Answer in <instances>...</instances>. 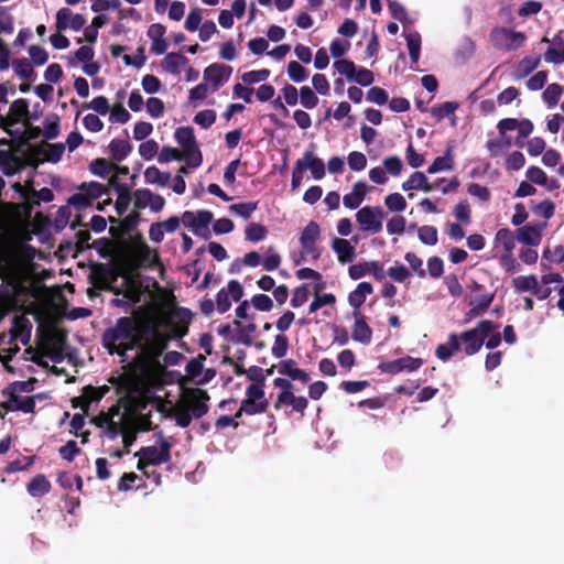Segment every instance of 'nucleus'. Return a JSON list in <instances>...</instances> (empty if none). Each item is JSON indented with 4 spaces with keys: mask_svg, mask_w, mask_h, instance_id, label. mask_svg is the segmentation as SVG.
<instances>
[{
    "mask_svg": "<svg viewBox=\"0 0 564 564\" xmlns=\"http://www.w3.org/2000/svg\"><path fill=\"white\" fill-rule=\"evenodd\" d=\"M495 329H498L497 324L489 319H481L474 328L460 334L451 333L447 341L436 347L435 356L443 361L449 360L459 350H463L467 356H473L481 349L486 338Z\"/></svg>",
    "mask_w": 564,
    "mask_h": 564,
    "instance_id": "nucleus-1",
    "label": "nucleus"
},
{
    "mask_svg": "<svg viewBox=\"0 0 564 564\" xmlns=\"http://www.w3.org/2000/svg\"><path fill=\"white\" fill-rule=\"evenodd\" d=\"M142 325L133 316L119 317L101 336V344L110 355L126 356L127 351L142 345Z\"/></svg>",
    "mask_w": 564,
    "mask_h": 564,
    "instance_id": "nucleus-2",
    "label": "nucleus"
},
{
    "mask_svg": "<svg viewBox=\"0 0 564 564\" xmlns=\"http://www.w3.org/2000/svg\"><path fill=\"white\" fill-rule=\"evenodd\" d=\"M208 401L209 394L206 390L187 388L180 402L166 413V416L174 417L176 425L185 429L189 426L193 417L200 419L208 412Z\"/></svg>",
    "mask_w": 564,
    "mask_h": 564,
    "instance_id": "nucleus-3",
    "label": "nucleus"
},
{
    "mask_svg": "<svg viewBox=\"0 0 564 564\" xmlns=\"http://www.w3.org/2000/svg\"><path fill=\"white\" fill-rule=\"evenodd\" d=\"M489 41L495 48L511 52L524 45L527 35L524 32L514 31L506 26H495L489 33Z\"/></svg>",
    "mask_w": 564,
    "mask_h": 564,
    "instance_id": "nucleus-4",
    "label": "nucleus"
},
{
    "mask_svg": "<svg viewBox=\"0 0 564 564\" xmlns=\"http://www.w3.org/2000/svg\"><path fill=\"white\" fill-rule=\"evenodd\" d=\"M176 142L183 148L186 164L189 167H198L203 162V155L198 149L191 127H180L174 133Z\"/></svg>",
    "mask_w": 564,
    "mask_h": 564,
    "instance_id": "nucleus-5",
    "label": "nucleus"
},
{
    "mask_svg": "<svg viewBox=\"0 0 564 564\" xmlns=\"http://www.w3.org/2000/svg\"><path fill=\"white\" fill-rule=\"evenodd\" d=\"M321 239V227L319 225L311 220L303 229L300 236V246H301V258L305 259L306 257H311L312 260L317 261L322 251L317 247V241Z\"/></svg>",
    "mask_w": 564,
    "mask_h": 564,
    "instance_id": "nucleus-6",
    "label": "nucleus"
},
{
    "mask_svg": "<svg viewBox=\"0 0 564 564\" xmlns=\"http://www.w3.org/2000/svg\"><path fill=\"white\" fill-rule=\"evenodd\" d=\"M386 217L384 210L380 207L365 206L356 214V220L362 231H370L372 234L382 230V219Z\"/></svg>",
    "mask_w": 564,
    "mask_h": 564,
    "instance_id": "nucleus-7",
    "label": "nucleus"
},
{
    "mask_svg": "<svg viewBox=\"0 0 564 564\" xmlns=\"http://www.w3.org/2000/svg\"><path fill=\"white\" fill-rule=\"evenodd\" d=\"M65 151V144L64 143H47L44 142L43 145H32L30 147V156L34 159L32 164L35 166L40 162H51V163H57L62 160V156Z\"/></svg>",
    "mask_w": 564,
    "mask_h": 564,
    "instance_id": "nucleus-8",
    "label": "nucleus"
},
{
    "mask_svg": "<svg viewBox=\"0 0 564 564\" xmlns=\"http://www.w3.org/2000/svg\"><path fill=\"white\" fill-rule=\"evenodd\" d=\"M138 347L141 349V357L145 364L156 365L167 347V337L155 332L151 340L144 341L143 339L142 345Z\"/></svg>",
    "mask_w": 564,
    "mask_h": 564,
    "instance_id": "nucleus-9",
    "label": "nucleus"
},
{
    "mask_svg": "<svg viewBox=\"0 0 564 564\" xmlns=\"http://www.w3.org/2000/svg\"><path fill=\"white\" fill-rule=\"evenodd\" d=\"M124 253L128 261L134 265L148 263L152 258V251L141 236L130 238L129 245L124 247Z\"/></svg>",
    "mask_w": 564,
    "mask_h": 564,
    "instance_id": "nucleus-10",
    "label": "nucleus"
},
{
    "mask_svg": "<svg viewBox=\"0 0 564 564\" xmlns=\"http://www.w3.org/2000/svg\"><path fill=\"white\" fill-rule=\"evenodd\" d=\"M28 118H30L29 101L24 98H20L11 104L9 115L7 117L0 116V127L12 135L9 128L21 120L26 122Z\"/></svg>",
    "mask_w": 564,
    "mask_h": 564,
    "instance_id": "nucleus-11",
    "label": "nucleus"
},
{
    "mask_svg": "<svg viewBox=\"0 0 564 564\" xmlns=\"http://www.w3.org/2000/svg\"><path fill=\"white\" fill-rule=\"evenodd\" d=\"M423 364L424 361L421 358L404 356L391 361L380 362L378 369L384 373L398 375L402 371H415L421 368Z\"/></svg>",
    "mask_w": 564,
    "mask_h": 564,
    "instance_id": "nucleus-12",
    "label": "nucleus"
},
{
    "mask_svg": "<svg viewBox=\"0 0 564 564\" xmlns=\"http://www.w3.org/2000/svg\"><path fill=\"white\" fill-rule=\"evenodd\" d=\"M171 443L162 440L160 446H144L141 447L134 455H142L145 457L147 463L152 466H158L170 462L171 459Z\"/></svg>",
    "mask_w": 564,
    "mask_h": 564,
    "instance_id": "nucleus-13",
    "label": "nucleus"
},
{
    "mask_svg": "<svg viewBox=\"0 0 564 564\" xmlns=\"http://www.w3.org/2000/svg\"><path fill=\"white\" fill-rule=\"evenodd\" d=\"M231 73V66L214 63L204 69V79L212 83V90L216 91L229 79Z\"/></svg>",
    "mask_w": 564,
    "mask_h": 564,
    "instance_id": "nucleus-14",
    "label": "nucleus"
},
{
    "mask_svg": "<svg viewBox=\"0 0 564 564\" xmlns=\"http://www.w3.org/2000/svg\"><path fill=\"white\" fill-rule=\"evenodd\" d=\"M446 182L444 177L437 178L435 182H429L426 175L423 172H414L410 177L402 183L401 187L404 192L416 189L425 193H430L435 188L440 187L441 183Z\"/></svg>",
    "mask_w": 564,
    "mask_h": 564,
    "instance_id": "nucleus-15",
    "label": "nucleus"
},
{
    "mask_svg": "<svg viewBox=\"0 0 564 564\" xmlns=\"http://www.w3.org/2000/svg\"><path fill=\"white\" fill-rule=\"evenodd\" d=\"M295 163L300 164L303 172L310 170L315 180H322L325 176V164L322 159L314 154L313 150H306L303 158Z\"/></svg>",
    "mask_w": 564,
    "mask_h": 564,
    "instance_id": "nucleus-16",
    "label": "nucleus"
},
{
    "mask_svg": "<svg viewBox=\"0 0 564 564\" xmlns=\"http://www.w3.org/2000/svg\"><path fill=\"white\" fill-rule=\"evenodd\" d=\"M109 185L113 187L115 192L117 193L115 208L117 214L121 216L127 212L130 205L131 193L127 184L118 182L117 176H111L109 178Z\"/></svg>",
    "mask_w": 564,
    "mask_h": 564,
    "instance_id": "nucleus-17",
    "label": "nucleus"
},
{
    "mask_svg": "<svg viewBox=\"0 0 564 564\" xmlns=\"http://www.w3.org/2000/svg\"><path fill=\"white\" fill-rule=\"evenodd\" d=\"M544 225H525L517 229V240L530 247H536L542 240Z\"/></svg>",
    "mask_w": 564,
    "mask_h": 564,
    "instance_id": "nucleus-18",
    "label": "nucleus"
},
{
    "mask_svg": "<svg viewBox=\"0 0 564 564\" xmlns=\"http://www.w3.org/2000/svg\"><path fill=\"white\" fill-rule=\"evenodd\" d=\"M352 315L355 318L351 332L352 339L364 345L370 344L372 338V329L367 324L365 316L359 311H354Z\"/></svg>",
    "mask_w": 564,
    "mask_h": 564,
    "instance_id": "nucleus-19",
    "label": "nucleus"
},
{
    "mask_svg": "<svg viewBox=\"0 0 564 564\" xmlns=\"http://www.w3.org/2000/svg\"><path fill=\"white\" fill-rule=\"evenodd\" d=\"M283 405H291L293 411L304 415V412L308 405V401L305 397H296L294 393L280 392L274 403L275 410H280Z\"/></svg>",
    "mask_w": 564,
    "mask_h": 564,
    "instance_id": "nucleus-20",
    "label": "nucleus"
},
{
    "mask_svg": "<svg viewBox=\"0 0 564 564\" xmlns=\"http://www.w3.org/2000/svg\"><path fill=\"white\" fill-rule=\"evenodd\" d=\"M276 370L279 373L288 376L292 380H299L303 383H307L311 379L310 375L305 370L296 367V361L294 359L282 360L276 365Z\"/></svg>",
    "mask_w": 564,
    "mask_h": 564,
    "instance_id": "nucleus-21",
    "label": "nucleus"
},
{
    "mask_svg": "<svg viewBox=\"0 0 564 564\" xmlns=\"http://www.w3.org/2000/svg\"><path fill=\"white\" fill-rule=\"evenodd\" d=\"M91 283L100 290L110 289V283L116 280V275L106 264L96 265L90 274Z\"/></svg>",
    "mask_w": 564,
    "mask_h": 564,
    "instance_id": "nucleus-22",
    "label": "nucleus"
},
{
    "mask_svg": "<svg viewBox=\"0 0 564 564\" xmlns=\"http://www.w3.org/2000/svg\"><path fill=\"white\" fill-rule=\"evenodd\" d=\"M368 185L366 182L358 181L352 186V192L349 194H346L343 198L344 206L349 209H356L360 206L362 200L365 199L367 192H368Z\"/></svg>",
    "mask_w": 564,
    "mask_h": 564,
    "instance_id": "nucleus-23",
    "label": "nucleus"
},
{
    "mask_svg": "<svg viewBox=\"0 0 564 564\" xmlns=\"http://www.w3.org/2000/svg\"><path fill=\"white\" fill-rule=\"evenodd\" d=\"M67 335L63 332H55L47 337L48 343L54 347L52 350L45 351V356L54 362H62L64 359L63 347L66 344Z\"/></svg>",
    "mask_w": 564,
    "mask_h": 564,
    "instance_id": "nucleus-24",
    "label": "nucleus"
},
{
    "mask_svg": "<svg viewBox=\"0 0 564 564\" xmlns=\"http://www.w3.org/2000/svg\"><path fill=\"white\" fill-rule=\"evenodd\" d=\"M454 145H447L444 154L442 156H437L433 163L427 167L426 172L429 174H435L442 171H452L454 169V158H453Z\"/></svg>",
    "mask_w": 564,
    "mask_h": 564,
    "instance_id": "nucleus-25",
    "label": "nucleus"
},
{
    "mask_svg": "<svg viewBox=\"0 0 564 564\" xmlns=\"http://www.w3.org/2000/svg\"><path fill=\"white\" fill-rule=\"evenodd\" d=\"M332 248L336 252L338 261L341 263L351 262L356 257L355 247L346 239L334 238Z\"/></svg>",
    "mask_w": 564,
    "mask_h": 564,
    "instance_id": "nucleus-26",
    "label": "nucleus"
},
{
    "mask_svg": "<svg viewBox=\"0 0 564 564\" xmlns=\"http://www.w3.org/2000/svg\"><path fill=\"white\" fill-rule=\"evenodd\" d=\"M35 379H29L26 381H14L3 389L2 394L7 398V401L13 403L18 401V393L31 392L34 390Z\"/></svg>",
    "mask_w": 564,
    "mask_h": 564,
    "instance_id": "nucleus-27",
    "label": "nucleus"
},
{
    "mask_svg": "<svg viewBox=\"0 0 564 564\" xmlns=\"http://www.w3.org/2000/svg\"><path fill=\"white\" fill-rule=\"evenodd\" d=\"M213 220V213L206 209L197 210L193 231L196 236L203 237L204 239H208L210 237V231L208 229V225Z\"/></svg>",
    "mask_w": 564,
    "mask_h": 564,
    "instance_id": "nucleus-28",
    "label": "nucleus"
},
{
    "mask_svg": "<svg viewBox=\"0 0 564 564\" xmlns=\"http://www.w3.org/2000/svg\"><path fill=\"white\" fill-rule=\"evenodd\" d=\"M52 485L45 475L34 476L26 485L28 494L34 498L43 497L51 491Z\"/></svg>",
    "mask_w": 564,
    "mask_h": 564,
    "instance_id": "nucleus-29",
    "label": "nucleus"
},
{
    "mask_svg": "<svg viewBox=\"0 0 564 564\" xmlns=\"http://www.w3.org/2000/svg\"><path fill=\"white\" fill-rule=\"evenodd\" d=\"M373 292V288L369 282H360L357 288L349 293L348 303L350 306L355 308V311H359L362 304L366 301V297Z\"/></svg>",
    "mask_w": 564,
    "mask_h": 564,
    "instance_id": "nucleus-30",
    "label": "nucleus"
},
{
    "mask_svg": "<svg viewBox=\"0 0 564 564\" xmlns=\"http://www.w3.org/2000/svg\"><path fill=\"white\" fill-rule=\"evenodd\" d=\"M187 63L188 59L181 53H169L162 62V67L173 75H178Z\"/></svg>",
    "mask_w": 564,
    "mask_h": 564,
    "instance_id": "nucleus-31",
    "label": "nucleus"
},
{
    "mask_svg": "<svg viewBox=\"0 0 564 564\" xmlns=\"http://www.w3.org/2000/svg\"><path fill=\"white\" fill-rule=\"evenodd\" d=\"M517 240V234L509 228H500L495 236L496 247L502 246L503 252H513Z\"/></svg>",
    "mask_w": 564,
    "mask_h": 564,
    "instance_id": "nucleus-32",
    "label": "nucleus"
},
{
    "mask_svg": "<svg viewBox=\"0 0 564 564\" xmlns=\"http://www.w3.org/2000/svg\"><path fill=\"white\" fill-rule=\"evenodd\" d=\"M109 150L113 161L121 162L132 151V145L127 140L112 139L109 143Z\"/></svg>",
    "mask_w": 564,
    "mask_h": 564,
    "instance_id": "nucleus-33",
    "label": "nucleus"
},
{
    "mask_svg": "<svg viewBox=\"0 0 564 564\" xmlns=\"http://www.w3.org/2000/svg\"><path fill=\"white\" fill-rule=\"evenodd\" d=\"M144 181L148 184H158L161 187H165L170 184L171 173L162 172L156 166H149L144 171Z\"/></svg>",
    "mask_w": 564,
    "mask_h": 564,
    "instance_id": "nucleus-34",
    "label": "nucleus"
},
{
    "mask_svg": "<svg viewBox=\"0 0 564 564\" xmlns=\"http://www.w3.org/2000/svg\"><path fill=\"white\" fill-rule=\"evenodd\" d=\"M0 164L6 175H13L20 169L19 159L9 150H0Z\"/></svg>",
    "mask_w": 564,
    "mask_h": 564,
    "instance_id": "nucleus-35",
    "label": "nucleus"
},
{
    "mask_svg": "<svg viewBox=\"0 0 564 564\" xmlns=\"http://www.w3.org/2000/svg\"><path fill=\"white\" fill-rule=\"evenodd\" d=\"M138 223L139 214L137 212H132L120 221V226L118 228L111 227L110 234L112 236L129 234L135 228Z\"/></svg>",
    "mask_w": 564,
    "mask_h": 564,
    "instance_id": "nucleus-36",
    "label": "nucleus"
},
{
    "mask_svg": "<svg viewBox=\"0 0 564 564\" xmlns=\"http://www.w3.org/2000/svg\"><path fill=\"white\" fill-rule=\"evenodd\" d=\"M1 406L8 411H22L24 413H33L35 409V400L34 397H26L24 399L18 398V401L13 403L7 401L3 402Z\"/></svg>",
    "mask_w": 564,
    "mask_h": 564,
    "instance_id": "nucleus-37",
    "label": "nucleus"
},
{
    "mask_svg": "<svg viewBox=\"0 0 564 564\" xmlns=\"http://www.w3.org/2000/svg\"><path fill=\"white\" fill-rule=\"evenodd\" d=\"M459 105L455 101H446L443 104H440L437 106H434L431 109V113L434 118H436L438 121L444 119L445 117H449L451 115H454V112L458 109ZM456 117L453 116V123H455Z\"/></svg>",
    "mask_w": 564,
    "mask_h": 564,
    "instance_id": "nucleus-38",
    "label": "nucleus"
},
{
    "mask_svg": "<svg viewBox=\"0 0 564 564\" xmlns=\"http://www.w3.org/2000/svg\"><path fill=\"white\" fill-rule=\"evenodd\" d=\"M268 235V229L259 223H250L245 229V238L251 242H259Z\"/></svg>",
    "mask_w": 564,
    "mask_h": 564,
    "instance_id": "nucleus-39",
    "label": "nucleus"
},
{
    "mask_svg": "<svg viewBox=\"0 0 564 564\" xmlns=\"http://www.w3.org/2000/svg\"><path fill=\"white\" fill-rule=\"evenodd\" d=\"M538 279L535 275H520L512 280V286L517 292H531L533 293L536 288Z\"/></svg>",
    "mask_w": 564,
    "mask_h": 564,
    "instance_id": "nucleus-40",
    "label": "nucleus"
},
{
    "mask_svg": "<svg viewBox=\"0 0 564 564\" xmlns=\"http://www.w3.org/2000/svg\"><path fill=\"white\" fill-rule=\"evenodd\" d=\"M417 237L420 241L427 246H435L438 241V232L436 227L424 225L419 228Z\"/></svg>",
    "mask_w": 564,
    "mask_h": 564,
    "instance_id": "nucleus-41",
    "label": "nucleus"
},
{
    "mask_svg": "<svg viewBox=\"0 0 564 564\" xmlns=\"http://www.w3.org/2000/svg\"><path fill=\"white\" fill-rule=\"evenodd\" d=\"M564 93V87L560 84H556V83H553V84H550L546 89L543 91V100L550 106V107H553L555 106L561 96L563 95Z\"/></svg>",
    "mask_w": 564,
    "mask_h": 564,
    "instance_id": "nucleus-42",
    "label": "nucleus"
},
{
    "mask_svg": "<svg viewBox=\"0 0 564 564\" xmlns=\"http://www.w3.org/2000/svg\"><path fill=\"white\" fill-rule=\"evenodd\" d=\"M241 411H245L247 415H257L265 413L269 409V402L263 401H251V400H242Z\"/></svg>",
    "mask_w": 564,
    "mask_h": 564,
    "instance_id": "nucleus-43",
    "label": "nucleus"
},
{
    "mask_svg": "<svg viewBox=\"0 0 564 564\" xmlns=\"http://www.w3.org/2000/svg\"><path fill=\"white\" fill-rule=\"evenodd\" d=\"M288 76L294 83H302L308 77L307 69L296 61L288 64Z\"/></svg>",
    "mask_w": 564,
    "mask_h": 564,
    "instance_id": "nucleus-44",
    "label": "nucleus"
},
{
    "mask_svg": "<svg viewBox=\"0 0 564 564\" xmlns=\"http://www.w3.org/2000/svg\"><path fill=\"white\" fill-rule=\"evenodd\" d=\"M322 286H318L316 291H318ZM336 302V297L332 293L318 294L315 292L314 300L311 302L308 311L310 313H315L321 307L325 305H332Z\"/></svg>",
    "mask_w": 564,
    "mask_h": 564,
    "instance_id": "nucleus-45",
    "label": "nucleus"
},
{
    "mask_svg": "<svg viewBox=\"0 0 564 564\" xmlns=\"http://www.w3.org/2000/svg\"><path fill=\"white\" fill-rule=\"evenodd\" d=\"M453 214L455 218L463 223V224H469L471 221V210L470 205L467 199L459 200L453 210Z\"/></svg>",
    "mask_w": 564,
    "mask_h": 564,
    "instance_id": "nucleus-46",
    "label": "nucleus"
},
{
    "mask_svg": "<svg viewBox=\"0 0 564 564\" xmlns=\"http://www.w3.org/2000/svg\"><path fill=\"white\" fill-rule=\"evenodd\" d=\"M258 208V202H246L232 204L229 206V210L236 215H239L243 219H249L254 210Z\"/></svg>",
    "mask_w": 564,
    "mask_h": 564,
    "instance_id": "nucleus-47",
    "label": "nucleus"
},
{
    "mask_svg": "<svg viewBox=\"0 0 564 564\" xmlns=\"http://www.w3.org/2000/svg\"><path fill=\"white\" fill-rule=\"evenodd\" d=\"M13 69L22 79H31L35 74L32 63L28 58L14 59Z\"/></svg>",
    "mask_w": 564,
    "mask_h": 564,
    "instance_id": "nucleus-48",
    "label": "nucleus"
},
{
    "mask_svg": "<svg viewBox=\"0 0 564 564\" xmlns=\"http://www.w3.org/2000/svg\"><path fill=\"white\" fill-rule=\"evenodd\" d=\"M35 456H24L21 459L10 462L4 471L8 474L28 470L34 464Z\"/></svg>",
    "mask_w": 564,
    "mask_h": 564,
    "instance_id": "nucleus-49",
    "label": "nucleus"
},
{
    "mask_svg": "<svg viewBox=\"0 0 564 564\" xmlns=\"http://www.w3.org/2000/svg\"><path fill=\"white\" fill-rule=\"evenodd\" d=\"M410 58L413 63H416L420 57L421 50V36L419 33L405 35Z\"/></svg>",
    "mask_w": 564,
    "mask_h": 564,
    "instance_id": "nucleus-50",
    "label": "nucleus"
},
{
    "mask_svg": "<svg viewBox=\"0 0 564 564\" xmlns=\"http://www.w3.org/2000/svg\"><path fill=\"white\" fill-rule=\"evenodd\" d=\"M217 115L213 109H205L198 111L194 117V122L200 126L203 129L210 128L216 121Z\"/></svg>",
    "mask_w": 564,
    "mask_h": 564,
    "instance_id": "nucleus-51",
    "label": "nucleus"
},
{
    "mask_svg": "<svg viewBox=\"0 0 564 564\" xmlns=\"http://www.w3.org/2000/svg\"><path fill=\"white\" fill-rule=\"evenodd\" d=\"M300 101L301 105L306 109H313L318 105V97L308 86H303L300 88Z\"/></svg>",
    "mask_w": 564,
    "mask_h": 564,
    "instance_id": "nucleus-52",
    "label": "nucleus"
},
{
    "mask_svg": "<svg viewBox=\"0 0 564 564\" xmlns=\"http://www.w3.org/2000/svg\"><path fill=\"white\" fill-rule=\"evenodd\" d=\"M270 76V69L262 68L258 70H250L242 74L241 79L246 85H253L260 82H264Z\"/></svg>",
    "mask_w": 564,
    "mask_h": 564,
    "instance_id": "nucleus-53",
    "label": "nucleus"
},
{
    "mask_svg": "<svg viewBox=\"0 0 564 564\" xmlns=\"http://www.w3.org/2000/svg\"><path fill=\"white\" fill-rule=\"evenodd\" d=\"M384 204L390 212H403L406 208V200L400 193H392L386 196Z\"/></svg>",
    "mask_w": 564,
    "mask_h": 564,
    "instance_id": "nucleus-54",
    "label": "nucleus"
},
{
    "mask_svg": "<svg viewBox=\"0 0 564 564\" xmlns=\"http://www.w3.org/2000/svg\"><path fill=\"white\" fill-rule=\"evenodd\" d=\"M112 170V164L106 159L98 158L89 164V171L100 177L107 176Z\"/></svg>",
    "mask_w": 564,
    "mask_h": 564,
    "instance_id": "nucleus-55",
    "label": "nucleus"
},
{
    "mask_svg": "<svg viewBox=\"0 0 564 564\" xmlns=\"http://www.w3.org/2000/svg\"><path fill=\"white\" fill-rule=\"evenodd\" d=\"M335 69L348 80H352L356 73V65L349 59H337L334 62Z\"/></svg>",
    "mask_w": 564,
    "mask_h": 564,
    "instance_id": "nucleus-56",
    "label": "nucleus"
},
{
    "mask_svg": "<svg viewBox=\"0 0 564 564\" xmlns=\"http://www.w3.org/2000/svg\"><path fill=\"white\" fill-rule=\"evenodd\" d=\"M79 189L85 192L90 200L99 198L107 192L106 186L98 182L83 183Z\"/></svg>",
    "mask_w": 564,
    "mask_h": 564,
    "instance_id": "nucleus-57",
    "label": "nucleus"
},
{
    "mask_svg": "<svg viewBox=\"0 0 564 564\" xmlns=\"http://www.w3.org/2000/svg\"><path fill=\"white\" fill-rule=\"evenodd\" d=\"M152 192L149 188H138L133 192L134 202L133 206L135 209H144L150 205Z\"/></svg>",
    "mask_w": 564,
    "mask_h": 564,
    "instance_id": "nucleus-58",
    "label": "nucleus"
},
{
    "mask_svg": "<svg viewBox=\"0 0 564 564\" xmlns=\"http://www.w3.org/2000/svg\"><path fill=\"white\" fill-rule=\"evenodd\" d=\"M388 8L393 19L405 24L409 22L408 12L405 8L397 0H388Z\"/></svg>",
    "mask_w": 564,
    "mask_h": 564,
    "instance_id": "nucleus-59",
    "label": "nucleus"
},
{
    "mask_svg": "<svg viewBox=\"0 0 564 564\" xmlns=\"http://www.w3.org/2000/svg\"><path fill=\"white\" fill-rule=\"evenodd\" d=\"M183 159H185L184 153L176 148L171 147H163L158 156V161L160 163H169L173 160L181 161Z\"/></svg>",
    "mask_w": 564,
    "mask_h": 564,
    "instance_id": "nucleus-60",
    "label": "nucleus"
},
{
    "mask_svg": "<svg viewBox=\"0 0 564 564\" xmlns=\"http://www.w3.org/2000/svg\"><path fill=\"white\" fill-rule=\"evenodd\" d=\"M366 98L370 102L382 106L388 102L389 95L383 88L375 86L367 91Z\"/></svg>",
    "mask_w": 564,
    "mask_h": 564,
    "instance_id": "nucleus-61",
    "label": "nucleus"
},
{
    "mask_svg": "<svg viewBox=\"0 0 564 564\" xmlns=\"http://www.w3.org/2000/svg\"><path fill=\"white\" fill-rule=\"evenodd\" d=\"M289 349V339L285 335H276L274 338V344L271 348V352L275 358H283Z\"/></svg>",
    "mask_w": 564,
    "mask_h": 564,
    "instance_id": "nucleus-62",
    "label": "nucleus"
},
{
    "mask_svg": "<svg viewBox=\"0 0 564 564\" xmlns=\"http://www.w3.org/2000/svg\"><path fill=\"white\" fill-rule=\"evenodd\" d=\"M205 359V356L198 355L187 362L185 371L189 378H196L203 372Z\"/></svg>",
    "mask_w": 564,
    "mask_h": 564,
    "instance_id": "nucleus-63",
    "label": "nucleus"
},
{
    "mask_svg": "<svg viewBox=\"0 0 564 564\" xmlns=\"http://www.w3.org/2000/svg\"><path fill=\"white\" fill-rule=\"evenodd\" d=\"M80 452L82 449L77 446V443L74 440L68 441L58 449L61 457L69 463L73 462Z\"/></svg>",
    "mask_w": 564,
    "mask_h": 564,
    "instance_id": "nucleus-64",
    "label": "nucleus"
}]
</instances>
